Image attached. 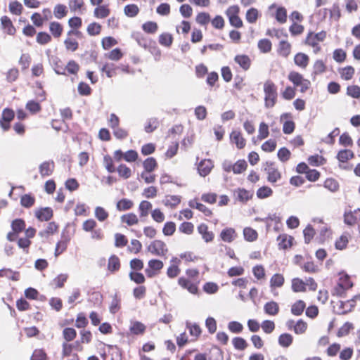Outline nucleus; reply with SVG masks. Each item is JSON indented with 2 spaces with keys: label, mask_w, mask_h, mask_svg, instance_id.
Segmentation results:
<instances>
[{
  "label": "nucleus",
  "mask_w": 360,
  "mask_h": 360,
  "mask_svg": "<svg viewBox=\"0 0 360 360\" xmlns=\"http://www.w3.org/2000/svg\"><path fill=\"white\" fill-rule=\"evenodd\" d=\"M264 106L266 108H273L278 98L277 86L270 79L264 83Z\"/></svg>",
  "instance_id": "f257e3e1"
},
{
  "label": "nucleus",
  "mask_w": 360,
  "mask_h": 360,
  "mask_svg": "<svg viewBox=\"0 0 360 360\" xmlns=\"http://www.w3.org/2000/svg\"><path fill=\"white\" fill-rule=\"evenodd\" d=\"M263 170L267 174V180L269 182L274 184L281 178V174L275 167V164L271 161H266L263 163Z\"/></svg>",
  "instance_id": "f03ea898"
},
{
  "label": "nucleus",
  "mask_w": 360,
  "mask_h": 360,
  "mask_svg": "<svg viewBox=\"0 0 360 360\" xmlns=\"http://www.w3.org/2000/svg\"><path fill=\"white\" fill-rule=\"evenodd\" d=\"M147 250L153 255L165 257L168 252V248L162 240H155L147 247Z\"/></svg>",
  "instance_id": "7ed1b4c3"
},
{
  "label": "nucleus",
  "mask_w": 360,
  "mask_h": 360,
  "mask_svg": "<svg viewBox=\"0 0 360 360\" xmlns=\"http://www.w3.org/2000/svg\"><path fill=\"white\" fill-rule=\"evenodd\" d=\"M163 266L162 261L155 259H150L148 261V268L146 269L145 272L148 277L152 278L159 273Z\"/></svg>",
  "instance_id": "20e7f679"
},
{
  "label": "nucleus",
  "mask_w": 360,
  "mask_h": 360,
  "mask_svg": "<svg viewBox=\"0 0 360 360\" xmlns=\"http://www.w3.org/2000/svg\"><path fill=\"white\" fill-rule=\"evenodd\" d=\"M326 37V32L324 31H321L316 34L309 32L306 37L305 44L310 46L315 47L319 41H323Z\"/></svg>",
  "instance_id": "39448f33"
},
{
  "label": "nucleus",
  "mask_w": 360,
  "mask_h": 360,
  "mask_svg": "<svg viewBox=\"0 0 360 360\" xmlns=\"http://www.w3.org/2000/svg\"><path fill=\"white\" fill-rule=\"evenodd\" d=\"M14 115L15 114L13 110L6 108L3 110L0 125L4 131L9 129L10 122L13 119Z\"/></svg>",
  "instance_id": "423d86ee"
},
{
  "label": "nucleus",
  "mask_w": 360,
  "mask_h": 360,
  "mask_svg": "<svg viewBox=\"0 0 360 360\" xmlns=\"http://www.w3.org/2000/svg\"><path fill=\"white\" fill-rule=\"evenodd\" d=\"M54 167L53 161H45L39 166V172L42 177L49 176L53 174Z\"/></svg>",
  "instance_id": "0eeeda50"
},
{
  "label": "nucleus",
  "mask_w": 360,
  "mask_h": 360,
  "mask_svg": "<svg viewBox=\"0 0 360 360\" xmlns=\"http://www.w3.org/2000/svg\"><path fill=\"white\" fill-rule=\"evenodd\" d=\"M253 193L245 188H237L233 191V196L237 200L244 203L252 198Z\"/></svg>",
  "instance_id": "6e6552de"
},
{
  "label": "nucleus",
  "mask_w": 360,
  "mask_h": 360,
  "mask_svg": "<svg viewBox=\"0 0 360 360\" xmlns=\"http://www.w3.org/2000/svg\"><path fill=\"white\" fill-rule=\"evenodd\" d=\"M212 167V162L209 159H205L199 163L198 170L200 176H206L210 173Z\"/></svg>",
  "instance_id": "1a4fd4ad"
},
{
  "label": "nucleus",
  "mask_w": 360,
  "mask_h": 360,
  "mask_svg": "<svg viewBox=\"0 0 360 360\" xmlns=\"http://www.w3.org/2000/svg\"><path fill=\"white\" fill-rule=\"evenodd\" d=\"M104 360H122V353L117 346H109L107 354H105Z\"/></svg>",
  "instance_id": "9d476101"
},
{
  "label": "nucleus",
  "mask_w": 360,
  "mask_h": 360,
  "mask_svg": "<svg viewBox=\"0 0 360 360\" xmlns=\"http://www.w3.org/2000/svg\"><path fill=\"white\" fill-rule=\"evenodd\" d=\"M231 141L235 143L238 148L242 149L245 146V140L242 136L240 131L234 130L230 134Z\"/></svg>",
  "instance_id": "9b49d317"
},
{
  "label": "nucleus",
  "mask_w": 360,
  "mask_h": 360,
  "mask_svg": "<svg viewBox=\"0 0 360 360\" xmlns=\"http://www.w3.org/2000/svg\"><path fill=\"white\" fill-rule=\"evenodd\" d=\"M198 231L202 236L205 242L210 243L213 240L214 233L212 231H208V226L205 224H200L198 226Z\"/></svg>",
  "instance_id": "f8f14e48"
},
{
  "label": "nucleus",
  "mask_w": 360,
  "mask_h": 360,
  "mask_svg": "<svg viewBox=\"0 0 360 360\" xmlns=\"http://www.w3.org/2000/svg\"><path fill=\"white\" fill-rule=\"evenodd\" d=\"M35 217L40 221H49L53 217L51 207H44L35 211Z\"/></svg>",
  "instance_id": "ddd939ff"
},
{
  "label": "nucleus",
  "mask_w": 360,
  "mask_h": 360,
  "mask_svg": "<svg viewBox=\"0 0 360 360\" xmlns=\"http://www.w3.org/2000/svg\"><path fill=\"white\" fill-rule=\"evenodd\" d=\"M309 56L304 53H297L294 57L295 64L301 68H306L309 64Z\"/></svg>",
  "instance_id": "4468645a"
},
{
  "label": "nucleus",
  "mask_w": 360,
  "mask_h": 360,
  "mask_svg": "<svg viewBox=\"0 0 360 360\" xmlns=\"http://www.w3.org/2000/svg\"><path fill=\"white\" fill-rule=\"evenodd\" d=\"M51 65L54 72L57 75H66L65 68L62 64L61 60L56 56H52L51 58Z\"/></svg>",
  "instance_id": "2eb2a0df"
},
{
  "label": "nucleus",
  "mask_w": 360,
  "mask_h": 360,
  "mask_svg": "<svg viewBox=\"0 0 360 360\" xmlns=\"http://www.w3.org/2000/svg\"><path fill=\"white\" fill-rule=\"evenodd\" d=\"M293 238L286 234L279 235L277 238L278 247L280 249L285 250L292 245Z\"/></svg>",
  "instance_id": "dca6fc26"
},
{
  "label": "nucleus",
  "mask_w": 360,
  "mask_h": 360,
  "mask_svg": "<svg viewBox=\"0 0 360 360\" xmlns=\"http://www.w3.org/2000/svg\"><path fill=\"white\" fill-rule=\"evenodd\" d=\"M236 233L233 228H226L220 233L221 240L224 242L231 243L236 238Z\"/></svg>",
  "instance_id": "f3484780"
},
{
  "label": "nucleus",
  "mask_w": 360,
  "mask_h": 360,
  "mask_svg": "<svg viewBox=\"0 0 360 360\" xmlns=\"http://www.w3.org/2000/svg\"><path fill=\"white\" fill-rule=\"evenodd\" d=\"M235 62L244 70H248L251 64V60L247 55H237L234 58Z\"/></svg>",
  "instance_id": "a211bd4d"
},
{
  "label": "nucleus",
  "mask_w": 360,
  "mask_h": 360,
  "mask_svg": "<svg viewBox=\"0 0 360 360\" xmlns=\"http://www.w3.org/2000/svg\"><path fill=\"white\" fill-rule=\"evenodd\" d=\"M291 52V44L287 41L282 40L279 42L278 53L282 57L287 58Z\"/></svg>",
  "instance_id": "6ab92c4d"
},
{
  "label": "nucleus",
  "mask_w": 360,
  "mask_h": 360,
  "mask_svg": "<svg viewBox=\"0 0 360 360\" xmlns=\"http://www.w3.org/2000/svg\"><path fill=\"white\" fill-rule=\"evenodd\" d=\"M360 211V209L354 210L352 211L345 212L344 214V222L349 226L354 225L357 221L356 213Z\"/></svg>",
  "instance_id": "aec40b11"
},
{
  "label": "nucleus",
  "mask_w": 360,
  "mask_h": 360,
  "mask_svg": "<svg viewBox=\"0 0 360 360\" xmlns=\"http://www.w3.org/2000/svg\"><path fill=\"white\" fill-rule=\"evenodd\" d=\"M264 311L268 315L275 316L279 311V306L277 302L271 301L264 304Z\"/></svg>",
  "instance_id": "412c9836"
},
{
  "label": "nucleus",
  "mask_w": 360,
  "mask_h": 360,
  "mask_svg": "<svg viewBox=\"0 0 360 360\" xmlns=\"http://www.w3.org/2000/svg\"><path fill=\"white\" fill-rule=\"evenodd\" d=\"M134 205L132 200L127 198H122L116 203V209L119 212L130 210Z\"/></svg>",
  "instance_id": "4be33fe9"
},
{
  "label": "nucleus",
  "mask_w": 360,
  "mask_h": 360,
  "mask_svg": "<svg viewBox=\"0 0 360 360\" xmlns=\"http://www.w3.org/2000/svg\"><path fill=\"white\" fill-rule=\"evenodd\" d=\"M285 279L282 274H275L270 279V288L271 290L276 288H281L284 283Z\"/></svg>",
  "instance_id": "5701e85b"
},
{
  "label": "nucleus",
  "mask_w": 360,
  "mask_h": 360,
  "mask_svg": "<svg viewBox=\"0 0 360 360\" xmlns=\"http://www.w3.org/2000/svg\"><path fill=\"white\" fill-rule=\"evenodd\" d=\"M120 268V262L117 256L111 255L108 259V269L113 273L118 271Z\"/></svg>",
  "instance_id": "b1692460"
},
{
  "label": "nucleus",
  "mask_w": 360,
  "mask_h": 360,
  "mask_svg": "<svg viewBox=\"0 0 360 360\" xmlns=\"http://www.w3.org/2000/svg\"><path fill=\"white\" fill-rule=\"evenodd\" d=\"M119 67L116 66L114 63H105L101 69L103 72H105L108 77H112L117 74V70Z\"/></svg>",
  "instance_id": "393cba45"
},
{
  "label": "nucleus",
  "mask_w": 360,
  "mask_h": 360,
  "mask_svg": "<svg viewBox=\"0 0 360 360\" xmlns=\"http://www.w3.org/2000/svg\"><path fill=\"white\" fill-rule=\"evenodd\" d=\"M188 205L191 208H195L199 211L203 212L206 216H210L212 214V212L209 210L205 205L203 204L197 202L195 200H191L188 202Z\"/></svg>",
  "instance_id": "a878e982"
},
{
  "label": "nucleus",
  "mask_w": 360,
  "mask_h": 360,
  "mask_svg": "<svg viewBox=\"0 0 360 360\" xmlns=\"http://www.w3.org/2000/svg\"><path fill=\"white\" fill-rule=\"evenodd\" d=\"M129 330L132 334L140 335L145 332L146 326L141 322L131 321Z\"/></svg>",
  "instance_id": "bb28decb"
},
{
  "label": "nucleus",
  "mask_w": 360,
  "mask_h": 360,
  "mask_svg": "<svg viewBox=\"0 0 360 360\" xmlns=\"http://www.w3.org/2000/svg\"><path fill=\"white\" fill-rule=\"evenodd\" d=\"M35 198L32 194H25L20 197V205L25 208H30L34 205Z\"/></svg>",
  "instance_id": "cd10ccee"
},
{
  "label": "nucleus",
  "mask_w": 360,
  "mask_h": 360,
  "mask_svg": "<svg viewBox=\"0 0 360 360\" xmlns=\"http://www.w3.org/2000/svg\"><path fill=\"white\" fill-rule=\"evenodd\" d=\"M121 308V299L115 293L112 297L111 303L109 307V311L111 314H115Z\"/></svg>",
  "instance_id": "c85d7f7f"
},
{
  "label": "nucleus",
  "mask_w": 360,
  "mask_h": 360,
  "mask_svg": "<svg viewBox=\"0 0 360 360\" xmlns=\"http://www.w3.org/2000/svg\"><path fill=\"white\" fill-rule=\"evenodd\" d=\"M293 338L289 333H283L278 337V344L280 346L287 348L292 343Z\"/></svg>",
  "instance_id": "c756f323"
},
{
  "label": "nucleus",
  "mask_w": 360,
  "mask_h": 360,
  "mask_svg": "<svg viewBox=\"0 0 360 360\" xmlns=\"http://www.w3.org/2000/svg\"><path fill=\"white\" fill-rule=\"evenodd\" d=\"M158 41L163 46L170 47L173 42V37L168 32H164L159 36Z\"/></svg>",
  "instance_id": "7c9ffc66"
},
{
  "label": "nucleus",
  "mask_w": 360,
  "mask_h": 360,
  "mask_svg": "<svg viewBox=\"0 0 360 360\" xmlns=\"http://www.w3.org/2000/svg\"><path fill=\"white\" fill-rule=\"evenodd\" d=\"M1 25L4 29L6 30L8 34H14L15 29L10 18L7 16H3L1 18Z\"/></svg>",
  "instance_id": "2f4dec72"
},
{
  "label": "nucleus",
  "mask_w": 360,
  "mask_h": 360,
  "mask_svg": "<svg viewBox=\"0 0 360 360\" xmlns=\"http://www.w3.org/2000/svg\"><path fill=\"white\" fill-rule=\"evenodd\" d=\"M79 343L78 341L75 342L73 344H68V342H63L62 345L63 350L62 355L63 356H70L72 350L74 349H77Z\"/></svg>",
  "instance_id": "473e14b6"
},
{
  "label": "nucleus",
  "mask_w": 360,
  "mask_h": 360,
  "mask_svg": "<svg viewBox=\"0 0 360 360\" xmlns=\"http://www.w3.org/2000/svg\"><path fill=\"white\" fill-rule=\"evenodd\" d=\"M306 304L304 301L298 300L291 307V313L295 316H300L305 309Z\"/></svg>",
  "instance_id": "72a5a7b5"
},
{
  "label": "nucleus",
  "mask_w": 360,
  "mask_h": 360,
  "mask_svg": "<svg viewBox=\"0 0 360 360\" xmlns=\"http://www.w3.org/2000/svg\"><path fill=\"white\" fill-rule=\"evenodd\" d=\"M121 221L126 223L128 226H133L139 222L137 216L134 213H128L121 217Z\"/></svg>",
  "instance_id": "f704fd0d"
},
{
  "label": "nucleus",
  "mask_w": 360,
  "mask_h": 360,
  "mask_svg": "<svg viewBox=\"0 0 360 360\" xmlns=\"http://www.w3.org/2000/svg\"><path fill=\"white\" fill-rule=\"evenodd\" d=\"M94 216L99 221L103 222L108 218L109 214L103 207L97 206L94 210Z\"/></svg>",
  "instance_id": "c9c22d12"
},
{
  "label": "nucleus",
  "mask_w": 360,
  "mask_h": 360,
  "mask_svg": "<svg viewBox=\"0 0 360 360\" xmlns=\"http://www.w3.org/2000/svg\"><path fill=\"white\" fill-rule=\"evenodd\" d=\"M354 153L352 150L345 149L339 151L337 155L338 160L341 163H345L348 160L353 158Z\"/></svg>",
  "instance_id": "e433bc0d"
},
{
  "label": "nucleus",
  "mask_w": 360,
  "mask_h": 360,
  "mask_svg": "<svg viewBox=\"0 0 360 360\" xmlns=\"http://www.w3.org/2000/svg\"><path fill=\"white\" fill-rule=\"evenodd\" d=\"M68 13L67 6L63 4H57L55 6L53 9L54 16L57 19H61L64 18Z\"/></svg>",
  "instance_id": "4c0bfd02"
},
{
  "label": "nucleus",
  "mask_w": 360,
  "mask_h": 360,
  "mask_svg": "<svg viewBox=\"0 0 360 360\" xmlns=\"http://www.w3.org/2000/svg\"><path fill=\"white\" fill-rule=\"evenodd\" d=\"M259 17V11L255 8H250L245 14V19L249 23H255Z\"/></svg>",
  "instance_id": "58836bf2"
},
{
  "label": "nucleus",
  "mask_w": 360,
  "mask_h": 360,
  "mask_svg": "<svg viewBox=\"0 0 360 360\" xmlns=\"http://www.w3.org/2000/svg\"><path fill=\"white\" fill-rule=\"evenodd\" d=\"M323 186L330 192L335 193L338 191L339 189V184L338 182L332 178H328L326 179V181L323 183Z\"/></svg>",
  "instance_id": "ea45409f"
},
{
  "label": "nucleus",
  "mask_w": 360,
  "mask_h": 360,
  "mask_svg": "<svg viewBox=\"0 0 360 360\" xmlns=\"http://www.w3.org/2000/svg\"><path fill=\"white\" fill-rule=\"evenodd\" d=\"M0 277H7L17 281L19 280V273L13 271L10 269H3L0 270Z\"/></svg>",
  "instance_id": "a19ab883"
},
{
  "label": "nucleus",
  "mask_w": 360,
  "mask_h": 360,
  "mask_svg": "<svg viewBox=\"0 0 360 360\" xmlns=\"http://www.w3.org/2000/svg\"><path fill=\"white\" fill-rule=\"evenodd\" d=\"M139 8L136 4H128L124 8V14L129 18H134L138 15Z\"/></svg>",
  "instance_id": "79ce46f5"
},
{
  "label": "nucleus",
  "mask_w": 360,
  "mask_h": 360,
  "mask_svg": "<svg viewBox=\"0 0 360 360\" xmlns=\"http://www.w3.org/2000/svg\"><path fill=\"white\" fill-rule=\"evenodd\" d=\"M151 208H152V204L149 201H147V200L141 201L139 205V207L140 217H144L148 216L149 211L151 210Z\"/></svg>",
  "instance_id": "37998d69"
},
{
  "label": "nucleus",
  "mask_w": 360,
  "mask_h": 360,
  "mask_svg": "<svg viewBox=\"0 0 360 360\" xmlns=\"http://www.w3.org/2000/svg\"><path fill=\"white\" fill-rule=\"evenodd\" d=\"M232 343L234 348L237 350L243 351L248 347L246 340L240 337H236L233 338Z\"/></svg>",
  "instance_id": "c03bdc74"
},
{
  "label": "nucleus",
  "mask_w": 360,
  "mask_h": 360,
  "mask_svg": "<svg viewBox=\"0 0 360 360\" xmlns=\"http://www.w3.org/2000/svg\"><path fill=\"white\" fill-rule=\"evenodd\" d=\"M275 18L279 23H285L287 20L286 9L282 6L278 7L275 14Z\"/></svg>",
  "instance_id": "a18cd8bd"
},
{
  "label": "nucleus",
  "mask_w": 360,
  "mask_h": 360,
  "mask_svg": "<svg viewBox=\"0 0 360 360\" xmlns=\"http://www.w3.org/2000/svg\"><path fill=\"white\" fill-rule=\"evenodd\" d=\"M159 125V122L157 118L152 117L147 120L144 129L147 133H151L155 131Z\"/></svg>",
  "instance_id": "49530a36"
},
{
  "label": "nucleus",
  "mask_w": 360,
  "mask_h": 360,
  "mask_svg": "<svg viewBox=\"0 0 360 360\" xmlns=\"http://www.w3.org/2000/svg\"><path fill=\"white\" fill-rule=\"evenodd\" d=\"M157 162L154 158H148L143 163L146 172H151L157 167Z\"/></svg>",
  "instance_id": "de8ad7c7"
},
{
  "label": "nucleus",
  "mask_w": 360,
  "mask_h": 360,
  "mask_svg": "<svg viewBox=\"0 0 360 360\" xmlns=\"http://www.w3.org/2000/svg\"><path fill=\"white\" fill-rule=\"evenodd\" d=\"M326 70V66L322 60H317L313 65V75H321Z\"/></svg>",
  "instance_id": "09e8293b"
},
{
  "label": "nucleus",
  "mask_w": 360,
  "mask_h": 360,
  "mask_svg": "<svg viewBox=\"0 0 360 360\" xmlns=\"http://www.w3.org/2000/svg\"><path fill=\"white\" fill-rule=\"evenodd\" d=\"M115 170L117 172L120 177H122L125 179H129L131 175V169L123 164H121Z\"/></svg>",
  "instance_id": "8fccbe9b"
},
{
  "label": "nucleus",
  "mask_w": 360,
  "mask_h": 360,
  "mask_svg": "<svg viewBox=\"0 0 360 360\" xmlns=\"http://www.w3.org/2000/svg\"><path fill=\"white\" fill-rule=\"evenodd\" d=\"M340 74L345 80H349L354 74V68L352 66H347L340 70Z\"/></svg>",
  "instance_id": "3c124183"
},
{
  "label": "nucleus",
  "mask_w": 360,
  "mask_h": 360,
  "mask_svg": "<svg viewBox=\"0 0 360 360\" xmlns=\"http://www.w3.org/2000/svg\"><path fill=\"white\" fill-rule=\"evenodd\" d=\"M110 14V10L107 6H100L95 8L94 15L98 18H104L108 16Z\"/></svg>",
  "instance_id": "603ef678"
},
{
  "label": "nucleus",
  "mask_w": 360,
  "mask_h": 360,
  "mask_svg": "<svg viewBox=\"0 0 360 360\" xmlns=\"http://www.w3.org/2000/svg\"><path fill=\"white\" fill-rule=\"evenodd\" d=\"M163 202L165 205L174 207L180 203L181 197L179 195H167Z\"/></svg>",
  "instance_id": "864d4df0"
},
{
  "label": "nucleus",
  "mask_w": 360,
  "mask_h": 360,
  "mask_svg": "<svg viewBox=\"0 0 360 360\" xmlns=\"http://www.w3.org/2000/svg\"><path fill=\"white\" fill-rule=\"evenodd\" d=\"M257 196L259 199L266 198L273 194V191L270 187L262 186L257 191Z\"/></svg>",
  "instance_id": "5fc2aeb1"
},
{
  "label": "nucleus",
  "mask_w": 360,
  "mask_h": 360,
  "mask_svg": "<svg viewBox=\"0 0 360 360\" xmlns=\"http://www.w3.org/2000/svg\"><path fill=\"white\" fill-rule=\"evenodd\" d=\"M158 28V24L153 21H148L142 25L143 30L149 34H154Z\"/></svg>",
  "instance_id": "6e6d98bb"
},
{
  "label": "nucleus",
  "mask_w": 360,
  "mask_h": 360,
  "mask_svg": "<svg viewBox=\"0 0 360 360\" xmlns=\"http://www.w3.org/2000/svg\"><path fill=\"white\" fill-rule=\"evenodd\" d=\"M13 231L18 234L25 228V223L24 220L21 219H17L13 221L11 224Z\"/></svg>",
  "instance_id": "4d7b16f0"
},
{
  "label": "nucleus",
  "mask_w": 360,
  "mask_h": 360,
  "mask_svg": "<svg viewBox=\"0 0 360 360\" xmlns=\"http://www.w3.org/2000/svg\"><path fill=\"white\" fill-rule=\"evenodd\" d=\"M69 242L68 238H65L64 240H61L58 241L56 244L55 249V256L58 257L60 254H62L68 248V243Z\"/></svg>",
  "instance_id": "13d9d810"
},
{
  "label": "nucleus",
  "mask_w": 360,
  "mask_h": 360,
  "mask_svg": "<svg viewBox=\"0 0 360 360\" xmlns=\"http://www.w3.org/2000/svg\"><path fill=\"white\" fill-rule=\"evenodd\" d=\"M247 166L245 160H239L233 165V172L236 174H241L246 169Z\"/></svg>",
  "instance_id": "bf43d9fd"
},
{
  "label": "nucleus",
  "mask_w": 360,
  "mask_h": 360,
  "mask_svg": "<svg viewBox=\"0 0 360 360\" xmlns=\"http://www.w3.org/2000/svg\"><path fill=\"white\" fill-rule=\"evenodd\" d=\"M186 328L189 330L191 335L198 338L201 333V329L197 323H191L188 321L186 322Z\"/></svg>",
  "instance_id": "052dcab7"
},
{
  "label": "nucleus",
  "mask_w": 360,
  "mask_h": 360,
  "mask_svg": "<svg viewBox=\"0 0 360 360\" xmlns=\"http://www.w3.org/2000/svg\"><path fill=\"white\" fill-rule=\"evenodd\" d=\"M49 30L55 37H59L63 32L61 25L58 22H52L50 23Z\"/></svg>",
  "instance_id": "680f3d73"
},
{
  "label": "nucleus",
  "mask_w": 360,
  "mask_h": 360,
  "mask_svg": "<svg viewBox=\"0 0 360 360\" xmlns=\"http://www.w3.org/2000/svg\"><path fill=\"white\" fill-rule=\"evenodd\" d=\"M243 236L246 240L254 241L257 238V233L255 230L246 227L243 229Z\"/></svg>",
  "instance_id": "e2e57ef3"
},
{
  "label": "nucleus",
  "mask_w": 360,
  "mask_h": 360,
  "mask_svg": "<svg viewBox=\"0 0 360 360\" xmlns=\"http://www.w3.org/2000/svg\"><path fill=\"white\" fill-rule=\"evenodd\" d=\"M292 289L294 292H302L305 290V283L300 278H293L292 281Z\"/></svg>",
  "instance_id": "0e129e2a"
},
{
  "label": "nucleus",
  "mask_w": 360,
  "mask_h": 360,
  "mask_svg": "<svg viewBox=\"0 0 360 360\" xmlns=\"http://www.w3.org/2000/svg\"><path fill=\"white\" fill-rule=\"evenodd\" d=\"M22 5L17 1H11L9 4V11L14 15H20L22 13Z\"/></svg>",
  "instance_id": "69168bd1"
},
{
  "label": "nucleus",
  "mask_w": 360,
  "mask_h": 360,
  "mask_svg": "<svg viewBox=\"0 0 360 360\" xmlns=\"http://www.w3.org/2000/svg\"><path fill=\"white\" fill-rule=\"evenodd\" d=\"M303 76L297 72H290L288 75V79L295 85L299 86V84L304 79Z\"/></svg>",
  "instance_id": "338daca9"
},
{
  "label": "nucleus",
  "mask_w": 360,
  "mask_h": 360,
  "mask_svg": "<svg viewBox=\"0 0 360 360\" xmlns=\"http://www.w3.org/2000/svg\"><path fill=\"white\" fill-rule=\"evenodd\" d=\"M228 329L233 333H240L243 330V326L238 321H232L228 323Z\"/></svg>",
  "instance_id": "774afa93"
}]
</instances>
